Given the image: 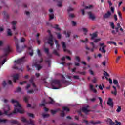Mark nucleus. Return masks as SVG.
Returning <instances> with one entry per match:
<instances>
[{"label": "nucleus", "instance_id": "obj_1", "mask_svg": "<svg viewBox=\"0 0 125 125\" xmlns=\"http://www.w3.org/2000/svg\"><path fill=\"white\" fill-rule=\"evenodd\" d=\"M11 102L14 105V111L10 114H8L9 111H10V106L8 104H6L4 106V114H5V115H8L9 117H10V116H12L13 114H16L17 113L23 114V113H24V111L18 101L16 100L12 99Z\"/></svg>", "mask_w": 125, "mask_h": 125}, {"label": "nucleus", "instance_id": "obj_2", "mask_svg": "<svg viewBox=\"0 0 125 125\" xmlns=\"http://www.w3.org/2000/svg\"><path fill=\"white\" fill-rule=\"evenodd\" d=\"M11 51V49L10 48V46H8L4 49V54L3 55L0 57V69L1 68V60L2 58H4L3 61L2 62V65H3L5 62H6V60L4 59V57L7 56V54L9 53Z\"/></svg>", "mask_w": 125, "mask_h": 125}, {"label": "nucleus", "instance_id": "obj_3", "mask_svg": "<svg viewBox=\"0 0 125 125\" xmlns=\"http://www.w3.org/2000/svg\"><path fill=\"white\" fill-rule=\"evenodd\" d=\"M52 89H59L61 86V83L59 80H53L51 83Z\"/></svg>", "mask_w": 125, "mask_h": 125}, {"label": "nucleus", "instance_id": "obj_4", "mask_svg": "<svg viewBox=\"0 0 125 125\" xmlns=\"http://www.w3.org/2000/svg\"><path fill=\"white\" fill-rule=\"evenodd\" d=\"M35 79V76H32L31 77V79L30 80V83L32 84L34 88V90H29L27 91V93L29 94H33L34 92H37L38 91V88H37V86H36V84H35V83H34V79Z\"/></svg>", "mask_w": 125, "mask_h": 125}, {"label": "nucleus", "instance_id": "obj_5", "mask_svg": "<svg viewBox=\"0 0 125 125\" xmlns=\"http://www.w3.org/2000/svg\"><path fill=\"white\" fill-rule=\"evenodd\" d=\"M100 46L101 47L99 48V51H101L102 53H103L104 54H105L106 53V47H107L106 45H105V43H99Z\"/></svg>", "mask_w": 125, "mask_h": 125}, {"label": "nucleus", "instance_id": "obj_6", "mask_svg": "<svg viewBox=\"0 0 125 125\" xmlns=\"http://www.w3.org/2000/svg\"><path fill=\"white\" fill-rule=\"evenodd\" d=\"M42 62V58H41L40 60H38L35 63L34 66H35L36 68H37L38 71H39L40 69L42 68V66L40 64Z\"/></svg>", "mask_w": 125, "mask_h": 125}, {"label": "nucleus", "instance_id": "obj_7", "mask_svg": "<svg viewBox=\"0 0 125 125\" xmlns=\"http://www.w3.org/2000/svg\"><path fill=\"white\" fill-rule=\"evenodd\" d=\"M21 121L22 122H23V123H26L27 125H36V124H35V121L32 120H30L29 121H28L26 118L22 117L21 118Z\"/></svg>", "mask_w": 125, "mask_h": 125}, {"label": "nucleus", "instance_id": "obj_8", "mask_svg": "<svg viewBox=\"0 0 125 125\" xmlns=\"http://www.w3.org/2000/svg\"><path fill=\"white\" fill-rule=\"evenodd\" d=\"M90 44L92 45V48L90 49L89 47H87V46H86L85 48L87 50H90L91 52H93V51H94V49L97 48V47L95 46V45H94V43H93V42H91Z\"/></svg>", "mask_w": 125, "mask_h": 125}, {"label": "nucleus", "instance_id": "obj_9", "mask_svg": "<svg viewBox=\"0 0 125 125\" xmlns=\"http://www.w3.org/2000/svg\"><path fill=\"white\" fill-rule=\"evenodd\" d=\"M112 16V13L108 11L106 13L103 15V17L104 19H110Z\"/></svg>", "mask_w": 125, "mask_h": 125}, {"label": "nucleus", "instance_id": "obj_10", "mask_svg": "<svg viewBox=\"0 0 125 125\" xmlns=\"http://www.w3.org/2000/svg\"><path fill=\"white\" fill-rule=\"evenodd\" d=\"M48 43L50 44V46L52 47V48L53 45V40L52 39V35L50 34L49 37L48 39Z\"/></svg>", "mask_w": 125, "mask_h": 125}, {"label": "nucleus", "instance_id": "obj_11", "mask_svg": "<svg viewBox=\"0 0 125 125\" xmlns=\"http://www.w3.org/2000/svg\"><path fill=\"white\" fill-rule=\"evenodd\" d=\"M25 61H26V60L25 59V57H23L15 62H16V64H22V63H24V62H25Z\"/></svg>", "mask_w": 125, "mask_h": 125}, {"label": "nucleus", "instance_id": "obj_12", "mask_svg": "<svg viewBox=\"0 0 125 125\" xmlns=\"http://www.w3.org/2000/svg\"><path fill=\"white\" fill-rule=\"evenodd\" d=\"M92 9V5H88V6H86L84 8V9H82L81 11H82V15H84V11L85 10V9Z\"/></svg>", "mask_w": 125, "mask_h": 125}, {"label": "nucleus", "instance_id": "obj_13", "mask_svg": "<svg viewBox=\"0 0 125 125\" xmlns=\"http://www.w3.org/2000/svg\"><path fill=\"white\" fill-rule=\"evenodd\" d=\"M62 45L63 47L64 51H67V52H68V53H69V54H71V51H70L66 49L67 45H66V43L64 42H62Z\"/></svg>", "mask_w": 125, "mask_h": 125}, {"label": "nucleus", "instance_id": "obj_14", "mask_svg": "<svg viewBox=\"0 0 125 125\" xmlns=\"http://www.w3.org/2000/svg\"><path fill=\"white\" fill-rule=\"evenodd\" d=\"M88 15L89 16V19H91V20H94V19H95V15L92 14L91 12H88Z\"/></svg>", "mask_w": 125, "mask_h": 125}, {"label": "nucleus", "instance_id": "obj_15", "mask_svg": "<svg viewBox=\"0 0 125 125\" xmlns=\"http://www.w3.org/2000/svg\"><path fill=\"white\" fill-rule=\"evenodd\" d=\"M107 105H108V106H110V107H113V99L111 98H108V100L107 101Z\"/></svg>", "mask_w": 125, "mask_h": 125}, {"label": "nucleus", "instance_id": "obj_16", "mask_svg": "<svg viewBox=\"0 0 125 125\" xmlns=\"http://www.w3.org/2000/svg\"><path fill=\"white\" fill-rule=\"evenodd\" d=\"M15 42H16V51H17V52H19L20 53V52H22V50H21V49H20V48L19 47V45L17 42V40H16Z\"/></svg>", "mask_w": 125, "mask_h": 125}, {"label": "nucleus", "instance_id": "obj_17", "mask_svg": "<svg viewBox=\"0 0 125 125\" xmlns=\"http://www.w3.org/2000/svg\"><path fill=\"white\" fill-rule=\"evenodd\" d=\"M88 105H86V106H84L82 108V111L83 112H84L85 114H87L88 112H89V110H88Z\"/></svg>", "mask_w": 125, "mask_h": 125}, {"label": "nucleus", "instance_id": "obj_18", "mask_svg": "<svg viewBox=\"0 0 125 125\" xmlns=\"http://www.w3.org/2000/svg\"><path fill=\"white\" fill-rule=\"evenodd\" d=\"M13 78L14 83H16V81H17V80H18V79H19V74H16L14 75L13 76Z\"/></svg>", "mask_w": 125, "mask_h": 125}, {"label": "nucleus", "instance_id": "obj_19", "mask_svg": "<svg viewBox=\"0 0 125 125\" xmlns=\"http://www.w3.org/2000/svg\"><path fill=\"white\" fill-rule=\"evenodd\" d=\"M91 36V40H94L95 38H97V33L95 32L92 34H90Z\"/></svg>", "mask_w": 125, "mask_h": 125}, {"label": "nucleus", "instance_id": "obj_20", "mask_svg": "<svg viewBox=\"0 0 125 125\" xmlns=\"http://www.w3.org/2000/svg\"><path fill=\"white\" fill-rule=\"evenodd\" d=\"M16 21H13L11 22V24L12 25V28L13 30H14V31H15V30L16 29V27L15 26V25H16Z\"/></svg>", "mask_w": 125, "mask_h": 125}, {"label": "nucleus", "instance_id": "obj_21", "mask_svg": "<svg viewBox=\"0 0 125 125\" xmlns=\"http://www.w3.org/2000/svg\"><path fill=\"white\" fill-rule=\"evenodd\" d=\"M49 17L50 20L54 19V13H49Z\"/></svg>", "mask_w": 125, "mask_h": 125}, {"label": "nucleus", "instance_id": "obj_22", "mask_svg": "<svg viewBox=\"0 0 125 125\" xmlns=\"http://www.w3.org/2000/svg\"><path fill=\"white\" fill-rule=\"evenodd\" d=\"M58 111H60L59 108L56 109V110H51V113L52 115H55L58 112Z\"/></svg>", "mask_w": 125, "mask_h": 125}, {"label": "nucleus", "instance_id": "obj_23", "mask_svg": "<svg viewBox=\"0 0 125 125\" xmlns=\"http://www.w3.org/2000/svg\"><path fill=\"white\" fill-rule=\"evenodd\" d=\"M62 83H69L68 81L65 80V77H64V76L63 75H62Z\"/></svg>", "mask_w": 125, "mask_h": 125}, {"label": "nucleus", "instance_id": "obj_24", "mask_svg": "<svg viewBox=\"0 0 125 125\" xmlns=\"http://www.w3.org/2000/svg\"><path fill=\"white\" fill-rule=\"evenodd\" d=\"M7 33L8 36H12V31H11V29H8L7 30Z\"/></svg>", "mask_w": 125, "mask_h": 125}, {"label": "nucleus", "instance_id": "obj_25", "mask_svg": "<svg viewBox=\"0 0 125 125\" xmlns=\"http://www.w3.org/2000/svg\"><path fill=\"white\" fill-rule=\"evenodd\" d=\"M90 89H91L92 90V91H93V92H94V93H96L97 91L95 88H93V85H90Z\"/></svg>", "mask_w": 125, "mask_h": 125}, {"label": "nucleus", "instance_id": "obj_26", "mask_svg": "<svg viewBox=\"0 0 125 125\" xmlns=\"http://www.w3.org/2000/svg\"><path fill=\"white\" fill-rule=\"evenodd\" d=\"M118 15L119 17V19L121 21H123V17L122 16V13L119 11H118Z\"/></svg>", "mask_w": 125, "mask_h": 125}, {"label": "nucleus", "instance_id": "obj_27", "mask_svg": "<svg viewBox=\"0 0 125 125\" xmlns=\"http://www.w3.org/2000/svg\"><path fill=\"white\" fill-rule=\"evenodd\" d=\"M117 26L115 27V30L117 33H119V29L122 27L121 26V25H120V23H117Z\"/></svg>", "mask_w": 125, "mask_h": 125}, {"label": "nucleus", "instance_id": "obj_28", "mask_svg": "<svg viewBox=\"0 0 125 125\" xmlns=\"http://www.w3.org/2000/svg\"><path fill=\"white\" fill-rule=\"evenodd\" d=\"M68 59V60H71V57L68 56H66L65 57H62V59H61V60H62V61H64V60H65V59Z\"/></svg>", "mask_w": 125, "mask_h": 125}, {"label": "nucleus", "instance_id": "obj_29", "mask_svg": "<svg viewBox=\"0 0 125 125\" xmlns=\"http://www.w3.org/2000/svg\"><path fill=\"white\" fill-rule=\"evenodd\" d=\"M64 34H65L66 38H69V37L71 35V32L70 31H67V33H66V31H65Z\"/></svg>", "mask_w": 125, "mask_h": 125}, {"label": "nucleus", "instance_id": "obj_30", "mask_svg": "<svg viewBox=\"0 0 125 125\" xmlns=\"http://www.w3.org/2000/svg\"><path fill=\"white\" fill-rule=\"evenodd\" d=\"M3 15L4 16V18H6V19H7V18H8V17H9L8 14H7V13H6L5 12H3Z\"/></svg>", "mask_w": 125, "mask_h": 125}, {"label": "nucleus", "instance_id": "obj_31", "mask_svg": "<svg viewBox=\"0 0 125 125\" xmlns=\"http://www.w3.org/2000/svg\"><path fill=\"white\" fill-rule=\"evenodd\" d=\"M42 116L44 119L49 117V114H48L43 113Z\"/></svg>", "mask_w": 125, "mask_h": 125}, {"label": "nucleus", "instance_id": "obj_32", "mask_svg": "<svg viewBox=\"0 0 125 125\" xmlns=\"http://www.w3.org/2000/svg\"><path fill=\"white\" fill-rule=\"evenodd\" d=\"M23 100L26 102V103H28V101L29 100V96H24L23 98Z\"/></svg>", "mask_w": 125, "mask_h": 125}, {"label": "nucleus", "instance_id": "obj_33", "mask_svg": "<svg viewBox=\"0 0 125 125\" xmlns=\"http://www.w3.org/2000/svg\"><path fill=\"white\" fill-rule=\"evenodd\" d=\"M49 99H50V101L49 102V104H54V103H55V102L53 100V99H51V98H49Z\"/></svg>", "mask_w": 125, "mask_h": 125}, {"label": "nucleus", "instance_id": "obj_34", "mask_svg": "<svg viewBox=\"0 0 125 125\" xmlns=\"http://www.w3.org/2000/svg\"><path fill=\"white\" fill-rule=\"evenodd\" d=\"M22 90V89L20 87H17L16 89V92H21V91Z\"/></svg>", "mask_w": 125, "mask_h": 125}, {"label": "nucleus", "instance_id": "obj_35", "mask_svg": "<svg viewBox=\"0 0 125 125\" xmlns=\"http://www.w3.org/2000/svg\"><path fill=\"white\" fill-rule=\"evenodd\" d=\"M27 115H28V116L30 117V118H35V115H34L32 113H28Z\"/></svg>", "mask_w": 125, "mask_h": 125}, {"label": "nucleus", "instance_id": "obj_36", "mask_svg": "<svg viewBox=\"0 0 125 125\" xmlns=\"http://www.w3.org/2000/svg\"><path fill=\"white\" fill-rule=\"evenodd\" d=\"M81 42H83V43H86L88 42V40L87 38H86L85 40H81Z\"/></svg>", "mask_w": 125, "mask_h": 125}, {"label": "nucleus", "instance_id": "obj_37", "mask_svg": "<svg viewBox=\"0 0 125 125\" xmlns=\"http://www.w3.org/2000/svg\"><path fill=\"white\" fill-rule=\"evenodd\" d=\"M63 111H66V112H69V111H70V109H69V108L67 107H63Z\"/></svg>", "mask_w": 125, "mask_h": 125}, {"label": "nucleus", "instance_id": "obj_38", "mask_svg": "<svg viewBox=\"0 0 125 125\" xmlns=\"http://www.w3.org/2000/svg\"><path fill=\"white\" fill-rule=\"evenodd\" d=\"M101 41V38H98V39H96L94 40V42H100Z\"/></svg>", "mask_w": 125, "mask_h": 125}, {"label": "nucleus", "instance_id": "obj_39", "mask_svg": "<svg viewBox=\"0 0 125 125\" xmlns=\"http://www.w3.org/2000/svg\"><path fill=\"white\" fill-rule=\"evenodd\" d=\"M113 83L115 85H117V84H119V82H118V80H113Z\"/></svg>", "mask_w": 125, "mask_h": 125}, {"label": "nucleus", "instance_id": "obj_40", "mask_svg": "<svg viewBox=\"0 0 125 125\" xmlns=\"http://www.w3.org/2000/svg\"><path fill=\"white\" fill-rule=\"evenodd\" d=\"M83 31L84 32V35H86V33H87L88 32V30H87V28H83Z\"/></svg>", "mask_w": 125, "mask_h": 125}, {"label": "nucleus", "instance_id": "obj_41", "mask_svg": "<svg viewBox=\"0 0 125 125\" xmlns=\"http://www.w3.org/2000/svg\"><path fill=\"white\" fill-rule=\"evenodd\" d=\"M110 27L113 29H115V24H114V22H110Z\"/></svg>", "mask_w": 125, "mask_h": 125}, {"label": "nucleus", "instance_id": "obj_42", "mask_svg": "<svg viewBox=\"0 0 125 125\" xmlns=\"http://www.w3.org/2000/svg\"><path fill=\"white\" fill-rule=\"evenodd\" d=\"M68 12H70L71 11H74V8H72L71 7H69L68 8Z\"/></svg>", "mask_w": 125, "mask_h": 125}, {"label": "nucleus", "instance_id": "obj_43", "mask_svg": "<svg viewBox=\"0 0 125 125\" xmlns=\"http://www.w3.org/2000/svg\"><path fill=\"white\" fill-rule=\"evenodd\" d=\"M55 44H56L57 49H59L60 46L59 44H58V42L57 40H55Z\"/></svg>", "mask_w": 125, "mask_h": 125}, {"label": "nucleus", "instance_id": "obj_44", "mask_svg": "<svg viewBox=\"0 0 125 125\" xmlns=\"http://www.w3.org/2000/svg\"><path fill=\"white\" fill-rule=\"evenodd\" d=\"M75 59L78 61V62H80L81 61V59L80 58V57L79 56H76L75 57Z\"/></svg>", "mask_w": 125, "mask_h": 125}, {"label": "nucleus", "instance_id": "obj_45", "mask_svg": "<svg viewBox=\"0 0 125 125\" xmlns=\"http://www.w3.org/2000/svg\"><path fill=\"white\" fill-rule=\"evenodd\" d=\"M110 10L111 13H114V12H115V8L114 7H111Z\"/></svg>", "mask_w": 125, "mask_h": 125}, {"label": "nucleus", "instance_id": "obj_46", "mask_svg": "<svg viewBox=\"0 0 125 125\" xmlns=\"http://www.w3.org/2000/svg\"><path fill=\"white\" fill-rule=\"evenodd\" d=\"M26 41V40L25 39V38H21L20 39V42H25V41Z\"/></svg>", "mask_w": 125, "mask_h": 125}, {"label": "nucleus", "instance_id": "obj_47", "mask_svg": "<svg viewBox=\"0 0 125 125\" xmlns=\"http://www.w3.org/2000/svg\"><path fill=\"white\" fill-rule=\"evenodd\" d=\"M44 52L47 53V54H48V52L49 51V49L48 48H45L44 49Z\"/></svg>", "mask_w": 125, "mask_h": 125}, {"label": "nucleus", "instance_id": "obj_48", "mask_svg": "<svg viewBox=\"0 0 125 125\" xmlns=\"http://www.w3.org/2000/svg\"><path fill=\"white\" fill-rule=\"evenodd\" d=\"M37 54L39 56H42V54L41 53V51L39 49H37Z\"/></svg>", "mask_w": 125, "mask_h": 125}, {"label": "nucleus", "instance_id": "obj_49", "mask_svg": "<svg viewBox=\"0 0 125 125\" xmlns=\"http://www.w3.org/2000/svg\"><path fill=\"white\" fill-rule=\"evenodd\" d=\"M98 99L100 101V104L101 105V106H102V99L101 98V97H98Z\"/></svg>", "mask_w": 125, "mask_h": 125}, {"label": "nucleus", "instance_id": "obj_50", "mask_svg": "<svg viewBox=\"0 0 125 125\" xmlns=\"http://www.w3.org/2000/svg\"><path fill=\"white\" fill-rule=\"evenodd\" d=\"M109 122L110 125H115V123L113 122V121H112V120L109 119Z\"/></svg>", "mask_w": 125, "mask_h": 125}, {"label": "nucleus", "instance_id": "obj_51", "mask_svg": "<svg viewBox=\"0 0 125 125\" xmlns=\"http://www.w3.org/2000/svg\"><path fill=\"white\" fill-rule=\"evenodd\" d=\"M6 121H7L6 120L0 119V123H6Z\"/></svg>", "mask_w": 125, "mask_h": 125}, {"label": "nucleus", "instance_id": "obj_52", "mask_svg": "<svg viewBox=\"0 0 125 125\" xmlns=\"http://www.w3.org/2000/svg\"><path fill=\"white\" fill-rule=\"evenodd\" d=\"M4 43V42L3 41L0 40V46H3V44Z\"/></svg>", "mask_w": 125, "mask_h": 125}, {"label": "nucleus", "instance_id": "obj_53", "mask_svg": "<svg viewBox=\"0 0 125 125\" xmlns=\"http://www.w3.org/2000/svg\"><path fill=\"white\" fill-rule=\"evenodd\" d=\"M122 123L121 122H118V121L115 120V125H121Z\"/></svg>", "mask_w": 125, "mask_h": 125}, {"label": "nucleus", "instance_id": "obj_54", "mask_svg": "<svg viewBox=\"0 0 125 125\" xmlns=\"http://www.w3.org/2000/svg\"><path fill=\"white\" fill-rule=\"evenodd\" d=\"M121 110H122V108H121V106H118L116 111L118 113H120V112H121Z\"/></svg>", "mask_w": 125, "mask_h": 125}, {"label": "nucleus", "instance_id": "obj_55", "mask_svg": "<svg viewBox=\"0 0 125 125\" xmlns=\"http://www.w3.org/2000/svg\"><path fill=\"white\" fill-rule=\"evenodd\" d=\"M24 83H27V81H23L20 83V84H21V85H23Z\"/></svg>", "mask_w": 125, "mask_h": 125}, {"label": "nucleus", "instance_id": "obj_56", "mask_svg": "<svg viewBox=\"0 0 125 125\" xmlns=\"http://www.w3.org/2000/svg\"><path fill=\"white\" fill-rule=\"evenodd\" d=\"M104 77H109V74H108V73H107V72L104 71Z\"/></svg>", "mask_w": 125, "mask_h": 125}, {"label": "nucleus", "instance_id": "obj_57", "mask_svg": "<svg viewBox=\"0 0 125 125\" xmlns=\"http://www.w3.org/2000/svg\"><path fill=\"white\" fill-rule=\"evenodd\" d=\"M104 77H109V74H108V73H107V72L104 71Z\"/></svg>", "mask_w": 125, "mask_h": 125}, {"label": "nucleus", "instance_id": "obj_58", "mask_svg": "<svg viewBox=\"0 0 125 125\" xmlns=\"http://www.w3.org/2000/svg\"><path fill=\"white\" fill-rule=\"evenodd\" d=\"M53 53L54 54H55V55H57L58 56H59V54H58V53H57V51L54 50L53 51Z\"/></svg>", "mask_w": 125, "mask_h": 125}, {"label": "nucleus", "instance_id": "obj_59", "mask_svg": "<svg viewBox=\"0 0 125 125\" xmlns=\"http://www.w3.org/2000/svg\"><path fill=\"white\" fill-rule=\"evenodd\" d=\"M112 94H114V95H117V91L115 90L114 91H111Z\"/></svg>", "mask_w": 125, "mask_h": 125}, {"label": "nucleus", "instance_id": "obj_60", "mask_svg": "<svg viewBox=\"0 0 125 125\" xmlns=\"http://www.w3.org/2000/svg\"><path fill=\"white\" fill-rule=\"evenodd\" d=\"M73 79H74V80H79V76H77V75L74 76Z\"/></svg>", "mask_w": 125, "mask_h": 125}, {"label": "nucleus", "instance_id": "obj_61", "mask_svg": "<svg viewBox=\"0 0 125 125\" xmlns=\"http://www.w3.org/2000/svg\"><path fill=\"white\" fill-rule=\"evenodd\" d=\"M97 81V79H96V78L94 77V78L92 80V82L93 83H96V81Z\"/></svg>", "mask_w": 125, "mask_h": 125}, {"label": "nucleus", "instance_id": "obj_62", "mask_svg": "<svg viewBox=\"0 0 125 125\" xmlns=\"http://www.w3.org/2000/svg\"><path fill=\"white\" fill-rule=\"evenodd\" d=\"M71 23H72V26H76L77 25V22L74 21H72Z\"/></svg>", "mask_w": 125, "mask_h": 125}, {"label": "nucleus", "instance_id": "obj_63", "mask_svg": "<svg viewBox=\"0 0 125 125\" xmlns=\"http://www.w3.org/2000/svg\"><path fill=\"white\" fill-rule=\"evenodd\" d=\"M69 17H71V18H74L75 17V15L74 14H70L69 15Z\"/></svg>", "mask_w": 125, "mask_h": 125}, {"label": "nucleus", "instance_id": "obj_64", "mask_svg": "<svg viewBox=\"0 0 125 125\" xmlns=\"http://www.w3.org/2000/svg\"><path fill=\"white\" fill-rule=\"evenodd\" d=\"M114 17L115 21H118V17L116 14H114Z\"/></svg>", "mask_w": 125, "mask_h": 125}]
</instances>
